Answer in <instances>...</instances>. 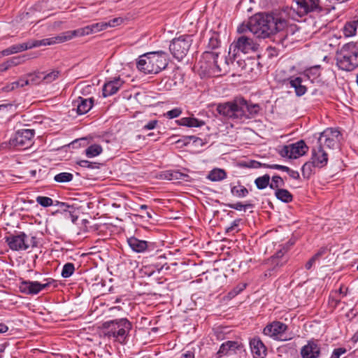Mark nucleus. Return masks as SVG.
Segmentation results:
<instances>
[{
    "label": "nucleus",
    "instance_id": "nucleus-1",
    "mask_svg": "<svg viewBox=\"0 0 358 358\" xmlns=\"http://www.w3.org/2000/svg\"><path fill=\"white\" fill-rule=\"evenodd\" d=\"M112 26H113V24H112L110 22H96L76 30H71L63 32L55 37L43 38L42 40H32L21 44L13 45L8 48L3 50L1 53L3 56H8L12 54L31 49L33 48L60 43L69 41L74 37L96 34L99 31L106 29L108 27Z\"/></svg>",
    "mask_w": 358,
    "mask_h": 358
},
{
    "label": "nucleus",
    "instance_id": "nucleus-2",
    "mask_svg": "<svg viewBox=\"0 0 358 358\" xmlns=\"http://www.w3.org/2000/svg\"><path fill=\"white\" fill-rule=\"evenodd\" d=\"M288 21L285 13L272 11L258 13L249 19L247 24H241L238 31L242 33L247 29L257 38H266L283 31L287 27Z\"/></svg>",
    "mask_w": 358,
    "mask_h": 358
},
{
    "label": "nucleus",
    "instance_id": "nucleus-3",
    "mask_svg": "<svg viewBox=\"0 0 358 358\" xmlns=\"http://www.w3.org/2000/svg\"><path fill=\"white\" fill-rule=\"evenodd\" d=\"M132 327V323L125 317L110 320L102 324L104 337L113 339L120 344H125L127 342Z\"/></svg>",
    "mask_w": 358,
    "mask_h": 358
},
{
    "label": "nucleus",
    "instance_id": "nucleus-4",
    "mask_svg": "<svg viewBox=\"0 0 358 358\" xmlns=\"http://www.w3.org/2000/svg\"><path fill=\"white\" fill-rule=\"evenodd\" d=\"M168 65V55L165 52H150L137 59L136 68L145 74L158 73Z\"/></svg>",
    "mask_w": 358,
    "mask_h": 358
},
{
    "label": "nucleus",
    "instance_id": "nucleus-5",
    "mask_svg": "<svg viewBox=\"0 0 358 358\" xmlns=\"http://www.w3.org/2000/svg\"><path fill=\"white\" fill-rule=\"evenodd\" d=\"M336 65L338 69L352 71L358 67V47L356 43L344 44L336 52Z\"/></svg>",
    "mask_w": 358,
    "mask_h": 358
},
{
    "label": "nucleus",
    "instance_id": "nucleus-6",
    "mask_svg": "<svg viewBox=\"0 0 358 358\" xmlns=\"http://www.w3.org/2000/svg\"><path fill=\"white\" fill-rule=\"evenodd\" d=\"M259 44L247 35L238 37L229 46V59L235 61L238 54L241 52L244 54L255 52L258 50Z\"/></svg>",
    "mask_w": 358,
    "mask_h": 358
},
{
    "label": "nucleus",
    "instance_id": "nucleus-7",
    "mask_svg": "<svg viewBox=\"0 0 358 358\" xmlns=\"http://www.w3.org/2000/svg\"><path fill=\"white\" fill-rule=\"evenodd\" d=\"M288 326L280 321H273L268 323L263 329L264 335L268 336L273 340L280 341H287L292 339L291 334H287Z\"/></svg>",
    "mask_w": 358,
    "mask_h": 358
},
{
    "label": "nucleus",
    "instance_id": "nucleus-8",
    "mask_svg": "<svg viewBox=\"0 0 358 358\" xmlns=\"http://www.w3.org/2000/svg\"><path fill=\"white\" fill-rule=\"evenodd\" d=\"M192 41L191 35H183L173 39L169 45V50L173 57L178 61L182 60L187 55Z\"/></svg>",
    "mask_w": 358,
    "mask_h": 358
},
{
    "label": "nucleus",
    "instance_id": "nucleus-9",
    "mask_svg": "<svg viewBox=\"0 0 358 358\" xmlns=\"http://www.w3.org/2000/svg\"><path fill=\"white\" fill-rule=\"evenodd\" d=\"M243 103V100L240 98L235 99L233 101H228L223 103H219L217 106V112L225 117L230 119H243V113L241 110V103Z\"/></svg>",
    "mask_w": 358,
    "mask_h": 358
},
{
    "label": "nucleus",
    "instance_id": "nucleus-10",
    "mask_svg": "<svg viewBox=\"0 0 358 358\" xmlns=\"http://www.w3.org/2000/svg\"><path fill=\"white\" fill-rule=\"evenodd\" d=\"M34 134V129H23L17 130L10 139L9 144L17 150H26L32 145Z\"/></svg>",
    "mask_w": 358,
    "mask_h": 358
},
{
    "label": "nucleus",
    "instance_id": "nucleus-11",
    "mask_svg": "<svg viewBox=\"0 0 358 358\" xmlns=\"http://www.w3.org/2000/svg\"><path fill=\"white\" fill-rule=\"evenodd\" d=\"M219 54L215 52L206 50L201 56L199 62L200 69L205 73L220 72L221 69L217 64Z\"/></svg>",
    "mask_w": 358,
    "mask_h": 358
},
{
    "label": "nucleus",
    "instance_id": "nucleus-12",
    "mask_svg": "<svg viewBox=\"0 0 358 358\" xmlns=\"http://www.w3.org/2000/svg\"><path fill=\"white\" fill-rule=\"evenodd\" d=\"M341 134L338 129L327 128L320 134L317 144L326 145L329 148H334L341 138Z\"/></svg>",
    "mask_w": 358,
    "mask_h": 358
},
{
    "label": "nucleus",
    "instance_id": "nucleus-13",
    "mask_svg": "<svg viewBox=\"0 0 358 358\" xmlns=\"http://www.w3.org/2000/svg\"><path fill=\"white\" fill-rule=\"evenodd\" d=\"M27 238V235L24 232L20 231L15 234L6 236L4 239L11 250L20 251L28 250V246L25 243Z\"/></svg>",
    "mask_w": 358,
    "mask_h": 358
},
{
    "label": "nucleus",
    "instance_id": "nucleus-14",
    "mask_svg": "<svg viewBox=\"0 0 358 358\" xmlns=\"http://www.w3.org/2000/svg\"><path fill=\"white\" fill-rule=\"evenodd\" d=\"M297 13L300 15L313 12L320 13L324 10L320 0H296Z\"/></svg>",
    "mask_w": 358,
    "mask_h": 358
},
{
    "label": "nucleus",
    "instance_id": "nucleus-15",
    "mask_svg": "<svg viewBox=\"0 0 358 358\" xmlns=\"http://www.w3.org/2000/svg\"><path fill=\"white\" fill-rule=\"evenodd\" d=\"M310 159L318 169H322L327 165L329 156L323 146L316 144L312 148Z\"/></svg>",
    "mask_w": 358,
    "mask_h": 358
},
{
    "label": "nucleus",
    "instance_id": "nucleus-16",
    "mask_svg": "<svg viewBox=\"0 0 358 358\" xmlns=\"http://www.w3.org/2000/svg\"><path fill=\"white\" fill-rule=\"evenodd\" d=\"M127 243L131 249L138 253L146 251H152L155 249V244L152 242L140 240L134 236L127 238Z\"/></svg>",
    "mask_w": 358,
    "mask_h": 358
},
{
    "label": "nucleus",
    "instance_id": "nucleus-17",
    "mask_svg": "<svg viewBox=\"0 0 358 358\" xmlns=\"http://www.w3.org/2000/svg\"><path fill=\"white\" fill-rule=\"evenodd\" d=\"M250 348L253 358H265L267 355V348L258 336L250 340Z\"/></svg>",
    "mask_w": 358,
    "mask_h": 358
},
{
    "label": "nucleus",
    "instance_id": "nucleus-18",
    "mask_svg": "<svg viewBox=\"0 0 358 358\" xmlns=\"http://www.w3.org/2000/svg\"><path fill=\"white\" fill-rule=\"evenodd\" d=\"M124 81L120 77H115L113 80L105 83L102 88V95L103 97L112 96L123 86Z\"/></svg>",
    "mask_w": 358,
    "mask_h": 358
},
{
    "label": "nucleus",
    "instance_id": "nucleus-19",
    "mask_svg": "<svg viewBox=\"0 0 358 358\" xmlns=\"http://www.w3.org/2000/svg\"><path fill=\"white\" fill-rule=\"evenodd\" d=\"M302 358H319L320 346L315 341H308L307 344L301 350Z\"/></svg>",
    "mask_w": 358,
    "mask_h": 358
},
{
    "label": "nucleus",
    "instance_id": "nucleus-20",
    "mask_svg": "<svg viewBox=\"0 0 358 358\" xmlns=\"http://www.w3.org/2000/svg\"><path fill=\"white\" fill-rule=\"evenodd\" d=\"M303 78L301 76H292L289 77L287 79L283 80V83H285L288 82L290 87L294 89V92L297 96H301L304 95L308 88L307 87L303 84Z\"/></svg>",
    "mask_w": 358,
    "mask_h": 358
},
{
    "label": "nucleus",
    "instance_id": "nucleus-21",
    "mask_svg": "<svg viewBox=\"0 0 358 358\" xmlns=\"http://www.w3.org/2000/svg\"><path fill=\"white\" fill-rule=\"evenodd\" d=\"M94 98L85 99L79 96L73 102V106L76 108V112L78 115H84L94 106Z\"/></svg>",
    "mask_w": 358,
    "mask_h": 358
},
{
    "label": "nucleus",
    "instance_id": "nucleus-22",
    "mask_svg": "<svg viewBox=\"0 0 358 358\" xmlns=\"http://www.w3.org/2000/svg\"><path fill=\"white\" fill-rule=\"evenodd\" d=\"M240 100L243 101V103H241L242 104L241 110H243V119L254 117L259 113L261 108L258 103L248 102L243 98H240Z\"/></svg>",
    "mask_w": 358,
    "mask_h": 358
},
{
    "label": "nucleus",
    "instance_id": "nucleus-23",
    "mask_svg": "<svg viewBox=\"0 0 358 358\" xmlns=\"http://www.w3.org/2000/svg\"><path fill=\"white\" fill-rule=\"evenodd\" d=\"M289 145L292 159H297L299 157L306 155L308 151V147L303 140H300Z\"/></svg>",
    "mask_w": 358,
    "mask_h": 358
},
{
    "label": "nucleus",
    "instance_id": "nucleus-24",
    "mask_svg": "<svg viewBox=\"0 0 358 358\" xmlns=\"http://www.w3.org/2000/svg\"><path fill=\"white\" fill-rule=\"evenodd\" d=\"M37 285L38 281H30L22 279L19 285V289L20 292L24 294L34 295L38 294Z\"/></svg>",
    "mask_w": 358,
    "mask_h": 358
},
{
    "label": "nucleus",
    "instance_id": "nucleus-25",
    "mask_svg": "<svg viewBox=\"0 0 358 358\" xmlns=\"http://www.w3.org/2000/svg\"><path fill=\"white\" fill-rule=\"evenodd\" d=\"M229 186L231 194L235 197L244 198L249 194L248 189L243 186L240 180L230 183Z\"/></svg>",
    "mask_w": 358,
    "mask_h": 358
},
{
    "label": "nucleus",
    "instance_id": "nucleus-26",
    "mask_svg": "<svg viewBox=\"0 0 358 358\" xmlns=\"http://www.w3.org/2000/svg\"><path fill=\"white\" fill-rule=\"evenodd\" d=\"M240 348V343L238 341H228L223 343L217 352V354L222 357L227 354L235 352Z\"/></svg>",
    "mask_w": 358,
    "mask_h": 358
},
{
    "label": "nucleus",
    "instance_id": "nucleus-27",
    "mask_svg": "<svg viewBox=\"0 0 358 358\" xmlns=\"http://www.w3.org/2000/svg\"><path fill=\"white\" fill-rule=\"evenodd\" d=\"M358 28V16H355L352 20L347 22L343 28V33L345 37H351L357 34Z\"/></svg>",
    "mask_w": 358,
    "mask_h": 358
},
{
    "label": "nucleus",
    "instance_id": "nucleus-28",
    "mask_svg": "<svg viewBox=\"0 0 358 358\" xmlns=\"http://www.w3.org/2000/svg\"><path fill=\"white\" fill-rule=\"evenodd\" d=\"M177 124L188 127H201L206 123L203 120H199L194 117H182L176 121Z\"/></svg>",
    "mask_w": 358,
    "mask_h": 358
},
{
    "label": "nucleus",
    "instance_id": "nucleus-29",
    "mask_svg": "<svg viewBox=\"0 0 358 358\" xmlns=\"http://www.w3.org/2000/svg\"><path fill=\"white\" fill-rule=\"evenodd\" d=\"M187 176V174L181 173L179 170H167L160 174L161 178L168 180H183Z\"/></svg>",
    "mask_w": 358,
    "mask_h": 358
},
{
    "label": "nucleus",
    "instance_id": "nucleus-30",
    "mask_svg": "<svg viewBox=\"0 0 358 358\" xmlns=\"http://www.w3.org/2000/svg\"><path fill=\"white\" fill-rule=\"evenodd\" d=\"M308 80H310L312 83L321 76V66L315 65L307 68L301 73Z\"/></svg>",
    "mask_w": 358,
    "mask_h": 358
},
{
    "label": "nucleus",
    "instance_id": "nucleus-31",
    "mask_svg": "<svg viewBox=\"0 0 358 358\" xmlns=\"http://www.w3.org/2000/svg\"><path fill=\"white\" fill-rule=\"evenodd\" d=\"M227 172L222 169H213L210 171L207 176V178L211 181H221L227 178Z\"/></svg>",
    "mask_w": 358,
    "mask_h": 358
},
{
    "label": "nucleus",
    "instance_id": "nucleus-32",
    "mask_svg": "<svg viewBox=\"0 0 358 358\" xmlns=\"http://www.w3.org/2000/svg\"><path fill=\"white\" fill-rule=\"evenodd\" d=\"M275 196L278 199L284 203H290L293 200V195L285 189H277L275 192Z\"/></svg>",
    "mask_w": 358,
    "mask_h": 358
},
{
    "label": "nucleus",
    "instance_id": "nucleus-33",
    "mask_svg": "<svg viewBox=\"0 0 358 358\" xmlns=\"http://www.w3.org/2000/svg\"><path fill=\"white\" fill-rule=\"evenodd\" d=\"M317 166L312 163V161L310 159L308 162H306L301 168L302 176L304 178H310V177L315 173V169Z\"/></svg>",
    "mask_w": 358,
    "mask_h": 358
},
{
    "label": "nucleus",
    "instance_id": "nucleus-34",
    "mask_svg": "<svg viewBox=\"0 0 358 358\" xmlns=\"http://www.w3.org/2000/svg\"><path fill=\"white\" fill-rule=\"evenodd\" d=\"M220 34L217 31H210V36L208 39V49L209 50H215L220 47Z\"/></svg>",
    "mask_w": 358,
    "mask_h": 358
},
{
    "label": "nucleus",
    "instance_id": "nucleus-35",
    "mask_svg": "<svg viewBox=\"0 0 358 358\" xmlns=\"http://www.w3.org/2000/svg\"><path fill=\"white\" fill-rule=\"evenodd\" d=\"M287 250L285 248L278 250L272 257L271 262L275 266H282L285 264L287 260L282 258Z\"/></svg>",
    "mask_w": 358,
    "mask_h": 358
},
{
    "label": "nucleus",
    "instance_id": "nucleus-36",
    "mask_svg": "<svg viewBox=\"0 0 358 358\" xmlns=\"http://www.w3.org/2000/svg\"><path fill=\"white\" fill-rule=\"evenodd\" d=\"M60 74V72L57 70H52V71L45 73V72H41L39 74V78L43 80V82L44 83L48 84L56 79L58 78Z\"/></svg>",
    "mask_w": 358,
    "mask_h": 358
},
{
    "label": "nucleus",
    "instance_id": "nucleus-37",
    "mask_svg": "<svg viewBox=\"0 0 358 358\" xmlns=\"http://www.w3.org/2000/svg\"><path fill=\"white\" fill-rule=\"evenodd\" d=\"M270 176L265 174L258 177L255 180V184L259 189H264L270 185Z\"/></svg>",
    "mask_w": 358,
    "mask_h": 358
},
{
    "label": "nucleus",
    "instance_id": "nucleus-38",
    "mask_svg": "<svg viewBox=\"0 0 358 358\" xmlns=\"http://www.w3.org/2000/svg\"><path fill=\"white\" fill-rule=\"evenodd\" d=\"M103 151L102 147L98 144H92L85 150V155L87 157L92 158L99 155Z\"/></svg>",
    "mask_w": 358,
    "mask_h": 358
},
{
    "label": "nucleus",
    "instance_id": "nucleus-39",
    "mask_svg": "<svg viewBox=\"0 0 358 358\" xmlns=\"http://www.w3.org/2000/svg\"><path fill=\"white\" fill-rule=\"evenodd\" d=\"M292 34L291 35H289L287 34L288 29L287 30V34H280L277 37L279 40V41L281 43L282 46L287 47L289 45H291L294 43V38H293V36L294 34V32L292 31V29L291 28Z\"/></svg>",
    "mask_w": 358,
    "mask_h": 358
},
{
    "label": "nucleus",
    "instance_id": "nucleus-40",
    "mask_svg": "<svg viewBox=\"0 0 358 358\" xmlns=\"http://www.w3.org/2000/svg\"><path fill=\"white\" fill-rule=\"evenodd\" d=\"M238 166L241 168L245 169L264 168L263 164L255 160L241 161L238 162Z\"/></svg>",
    "mask_w": 358,
    "mask_h": 358
},
{
    "label": "nucleus",
    "instance_id": "nucleus-41",
    "mask_svg": "<svg viewBox=\"0 0 358 358\" xmlns=\"http://www.w3.org/2000/svg\"><path fill=\"white\" fill-rule=\"evenodd\" d=\"M45 282L41 283L38 282V293H39L43 289H47L50 287H52V288H55L57 287V280L52 279V278H46L44 280Z\"/></svg>",
    "mask_w": 358,
    "mask_h": 358
},
{
    "label": "nucleus",
    "instance_id": "nucleus-42",
    "mask_svg": "<svg viewBox=\"0 0 358 358\" xmlns=\"http://www.w3.org/2000/svg\"><path fill=\"white\" fill-rule=\"evenodd\" d=\"M73 176L71 173L62 172L55 176L54 180L57 182H68L73 180Z\"/></svg>",
    "mask_w": 358,
    "mask_h": 358
},
{
    "label": "nucleus",
    "instance_id": "nucleus-43",
    "mask_svg": "<svg viewBox=\"0 0 358 358\" xmlns=\"http://www.w3.org/2000/svg\"><path fill=\"white\" fill-rule=\"evenodd\" d=\"M227 207L231 209H234L236 210H247L248 208H252L254 207V204H252L251 202H246L245 203H243L240 201L236 202L235 203H228L226 204Z\"/></svg>",
    "mask_w": 358,
    "mask_h": 358
},
{
    "label": "nucleus",
    "instance_id": "nucleus-44",
    "mask_svg": "<svg viewBox=\"0 0 358 358\" xmlns=\"http://www.w3.org/2000/svg\"><path fill=\"white\" fill-rule=\"evenodd\" d=\"M230 60H231V63L234 64L235 62L238 66L240 68V70L241 71L248 72L247 70V66L248 65H257L258 64L255 62V61L248 59V61L243 60V59H238L235 61L231 58Z\"/></svg>",
    "mask_w": 358,
    "mask_h": 358
},
{
    "label": "nucleus",
    "instance_id": "nucleus-45",
    "mask_svg": "<svg viewBox=\"0 0 358 358\" xmlns=\"http://www.w3.org/2000/svg\"><path fill=\"white\" fill-rule=\"evenodd\" d=\"M75 271V266L73 263L69 262L63 266L61 275L64 278H69Z\"/></svg>",
    "mask_w": 358,
    "mask_h": 358
},
{
    "label": "nucleus",
    "instance_id": "nucleus-46",
    "mask_svg": "<svg viewBox=\"0 0 358 358\" xmlns=\"http://www.w3.org/2000/svg\"><path fill=\"white\" fill-rule=\"evenodd\" d=\"M285 185L284 180L278 175H275L271 178V182H270L269 187L272 189H280V187Z\"/></svg>",
    "mask_w": 358,
    "mask_h": 358
},
{
    "label": "nucleus",
    "instance_id": "nucleus-47",
    "mask_svg": "<svg viewBox=\"0 0 358 358\" xmlns=\"http://www.w3.org/2000/svg\"><path fill=\"white\" fill-rule=\"evenodd\" d=\"M241 222V219H236L234 220V222L231 223V226L226 228V234H235L236 233H238L240 231L239 224Z\"/></svg>",
    "mask_w": 358,
    "mask_h": 358
},
{
    "label": "nucleus",
    "instance_id": "nucleus-48",
    "mask_svg": "<svg viewBox=\"0 0 358 358\" xmlns=\"http://www.w3.org/2000/svg\"><path fill=\"white\" fill-rule=\"evenodd\" d=\"M41 72H37V73H35L34 74H30L29 76V79L28 80H26L24 82V84H22V85H29V84H31V85H38L41 82H43V80L42 79H40L39 78V74H40Z\"/></svg>",
    "mask_w": 358,
    "mask_h": 358
},
{
    "label": "nucleus",
    "instance_id": "nucleus-49",
    "mask_svg": "<svg viewBox=\"0 0 358 358\" xmlns=\"http://www.w3.org/2000/svg\"><path fill=\"white\" fill-rule=\"evenodd\" d=\"M57 202V206H58L59 210H62L64 213H68L69 215L73 217V213L75 212V208L73 206H70L64 202Z\"/></svg>",
    "mask_w": 358,
    "mask_h": 358
},
{
    "label": "nucleus",
    "instance_id": "nucleus-50",
    "mask_svg": "<svg viewBox=\"0 0 358 358\" xmlns=\"http://www.w3.org/2000/svg\"><path fill=\"white\" fill-rule=\"evenodd\" d=\"M36 202L43 207H49L53 204V200L51 198L43 196H37Z\"/></svg>",
    "mask_w": 358,
    "mask_h": 358
},
{
    "label": "nucleus",
    "instance_id": "nucleus-51",
    "mask_svg": "<svg viewBox=\"0 0 358 358\" xmlns=\"http://www.w3.org/2000/svg\"><path fill=\"white\" fill-rule=\"evenodd\" d=\"M182 113L180 108H174L173 109L167 111L164 115L169 119H173L179 117Z\"/></svg>",
    "mask_w": 358,
    "mask_h": 358
},
{
    "label": "nucleus",
    "instance_id": "nucleus-52",
    "mask_svg": "<svg viewBox=\"0 0 358 358\" xmlns=\"http://www.w3.org/2000/svg\"><path fill=\"white\" fill-rule=\"evenodd\" d=\"M279 155L282 157L292 159L291 156L290 145H283L278 150Z\"/></svg>",
    "mask_w": 358,
    "mask_h": 358
},
{
    "label": "nucleus",
    "instance_id": "nucleus-53",
    "mask_svg": "<svg viewBox=\"0 0 358 358\" xmlns=\"http://www.w3.org/2000/svg\"><path fill=\"white\" fill-rule=\"evenodd\" d=\"M78 164L84 168L93 169L99 168V164L96 162H92L87 160H80L78 162Z\"/></svg>",
    "mask_w": 358,
    "mask_h": 358
},
{
    "label": "nucleus",
    "instance_id": "nucleus-54",
    "mask_svg": "<svg viewBox=\"0 0 358 358\" xmlns=\"http://www.w3.org/2000/svg\"><path fill=\"white\" fill-rule=\"evenodd\" d=\"M24 56L23 57H20V56L13 57L12 58L7 60V62L9 64L10 67L15 66H17V65L22 64L24 61Z\"/></svg>",
    "mask_w": 358,
    "mask_h": 358
},
{
    "label": "nucleus",
    "instance_id": "nucleus-55",
    "mask_svg": "<svg viewBox=\"0 0 358 358\" xmlns=\"http://www.w3.org/2000/svg\"><path fill=\"white\" fill-rule=\"evenodd\" d=\"M264 168L266 169H276L280 170L286 172L287 171L288 166L280 165V164H263Z\"/></svg>",
    "mask_w": 358,
    "mask_h": 358
},
{
    "label": "nucleus",
    "instance_id": "nucleus-56",
    "mask_svg": "<svg viewBox=\"0 0 358 358\" xmlns=\"http://www.w3.org/2000/svg\"><path fill=\"white\" fill-rule=\"evenodd\" d=\"M25 243H27L28 246V249L29 248H36L38 246V239L35 236H31L30 239H27V238L25 239Z\"/></svg>",
    "mask_w": 358,
    "mask_h": 358
},
{
    "label": "nucleus",
    "instance_id": "nucleus-57",
    "mask_svg": "<svg viewBox=\"0 0 358 358\" xmlns=\"http://www.w3.org/2000/svg\"><path fill=\"white\" fill-rule=\"evenodd\" d=\"M347 350L345 348H338L334 350L331 358H340L341 356L345 354Z\"/></svg>",
    "mask_w": 358,
    "mask_h": 358
},
{
    "label": "nucleus",
    "instance_id": "nucleus-58",
    "mask_svg": "<svg viewBox=\"0 0 358 358\" xmlns=\"http://www.w3.org/2000/svg\"><path fill=\"white\" fill-rule=\"evenodd\" d=\"M158 124V120H152L143 127V130H151L155 129Z\"/></svg>",
    "mask_w": 358,
    "mask_h": 358
},
{
    "label": "nucleus",
    "instance_id": "nucleus-59",
    "mask_svg": "<svg viewBox=\"0 0 358 358\" xmlns=\"http://www.w3.org/2000/svg\"><path fill=\"white\" fill-rule=\"evenodd\" d=\"M327 251L326 248H321L313 257L312 258L316 262L319 260L322 255H324Z\"/></svg>",
    "mask_w": 358,
    "mask_h": 358
},
{
    "label": "nucleus",
    "instance_id": "nucleus-60",
    "mask_svg": "<svg viewBox=\"0 0 358 358\" xmlns=\"http://www.w3.org/2000/svg\"><path fill=\"white\" fill-rule=\"evenodd\" d=\"M327 251L326 248H321L313 257L312 258L316 262L319 260L322 255H324Z\"/></svg>",
    "mask_w": 358,
    "mask_h": 358
},
{
    "label": "nucleus",
    "instance_id": "nucleus-61",
    "mask_svg": "<svg viewBox=\"0 0 358 358\" xmlns=\"http://www.w3.org/2000/svg\"><path fill=\"white\" fill-rule=\"evenodd\" d=\"M327 251L326 248H321L313 257L312 258L316 262L319 260L322 255H324Z\"/></svg>",
    "mask_w": 358,
    "mask_h": 358
},
{
    "label": "nucleus",
    "instance_id": "nucleus-62",
    "mask_svg": "<svg viewBox=\"0 0 358 358\" xmlns=\"http://www.w3.org/2000/svg\"><path fill=\"white\" fill-rule=\"evenodd\" d=\"M341 303V299H336L333 296L330 295L329 297V304L333 308H336Z\"/></svg>",
    "mask_w": 358,
    "mask_h": 358
},
{
    "label": "nucleus",
    "instance_id": "nucleus-63",
    "mask_svg": "<svg viewBox=\"0 0 358 358\" xmlns=\"http://www.w3.org/2000/svg\"><path fill=\"white\" fill-rule=\"evenodd\" d=\"M286 173H287V174L293 179L299 180L300 178L299 172L297 171L292 170L289 167L287 168Z\"/></svg>",
    "mask_w": 358,
    "mask_h": 358
},
{
    "label": "nucleus",
    "instance_id": "nucleus-64",
    "mask_svg": "<svg viewBox=\"0 0 358 358\" xmlns=\"http://www.w3.org/2000/svg\"><path fill=\"white\" fill-rule=\"evenodd\" d=\"M180 358H194V353L191 350H187L182 354Z\"/></svg>",
    "mask_w": 358,
    "mask_h": 358
}]
</instances>
